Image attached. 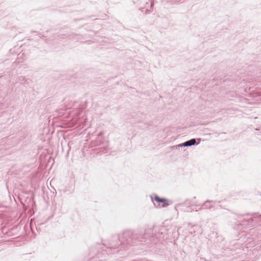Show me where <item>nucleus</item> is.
<instances>
[{
	"label": "nucleus",
	"instance_id": "nucleus-1",
	"mask_svg": "<svg viewBox=\"0 0 261 261\" xmlns=\"http://www.w3.org/2000/svg\"><path fill=\"white\" fill-rule=\"evenodd\" d=\"M118 247L120 250L125 249L128 245L139 244L145 242V238L138 236L137 234H133L130 231H126L119 238H113Z\"/></svg>",
	"mask_w": 261,
	"mask_h": 261
},
{
	"label": "nucleus",
	"instance_id": "nucleus-2",
	"mask_svg": "<svg viewBox=\"0 0 261 261\" xmlns=\"http://www.w3.org/2000/svg\"><path fill=\"white\" fill-rule=\"evenodd\" d=\"M103 246L104 247H102V249L101 252V254L103 255L105 254H108L110 253H114L120 250L119 247H118L114 239L110 241L107 247H106L105 244H104Z\"/></svg>",
	"mask_w": 261,
	"mask_h": 261
},
{
	"label": "nucleus",
	"instance_id": "nucleus-3",
	"mask_svg": "<svg viewBox=\"0 0 261 261\" xmlns=\"http://www.w3.org/2000/svg\"><path fill=\"white\" fill-rule=\"evenodd\" d=\"M154 199L158 203V206L160 207H166L171 203L170 201H169L166 198H160L156 195H155Z\"/></svg>",
	"mask_w": 261,
	"mask_h": 261
},
{
	"label": "nucleus",
	"instance_id": "nucleus-4",
	"mask_svg": "<svg viewBox=\"0 0 261 261\" xmlns=\"http://www.w3.org/2000/svg\"><path fill=\"white\" fill-rule=\"evenodd\" d=\"M197 140L199 141L198 143L196 142V139H190L188 141L185 142L183 143L177 145L175 146L174 147H175L176 149H178L181 147H190L192 145H194L195 144H198L199 143V141H200V139H197Z\"/></svg>",
	"mask_w": 261,
	"mask_h": 261
},
{
	"label": "nucleus",
	"instance_id": "nucleus-5",
	"mask_svg": "<svg viewBox=\"0 0 261 261\" xmlns=\"http://www.w3.org/2000/svg\"><path fill=\"white\" fill-rule=\"evenodd\" d=\"M217 202L216 201L206 200L202 204L199 205L200 207L199 210H202L203 208L206 209H211L216 206Z\"/></svg>",
	"mask_w": 261,
	"mask_h": 261
},
{
	"label": "nucleus",
	"instance_id": "nucleus-6",
	"mask_svg": "<svg viewBox=\"0 0 261 261\" xmlns=\"http://www.w3.org/2000/svg\"><path fill=\"white\" fill-rule=\"evenodd\" d=\"M182 205L186 206L188 207H191V206L193 205V204H192L191 200H186L183 203H179V204H177L176 207L181 206Z\"/></svg>",
	"mask_w": 261,
	"mask_h": 261
},
{
	"label": "nucleus",
	"instance_id": "nucleus-7",
	"mask_svg": "<svg viewBox=\"0 0 261 261\" xmlns=\"http://www.w3.org/2000/svg\"><path fill=\"white\" fill-rule=\"evenodd\" d=\"M24 76H20V77H19V80H24Z\"/></svg>",
	"mask_w": 261,
	"mask_h": 261
},
{
	"label": "nucleus",
	"instance_id": "nucleus-8",
	"mask_svg": "<svg viewBox=\"0 0 261 261\" xmlns=\"http://www.w3.org/2000/svg\"><path fill=\"white\" fill-rule=\"evenodd\" d=\"M255 216H254V217H253L254 218H255V217H257V214H255Z\"/></svg>",
	"mask_w": 261,
	"mask_h": 261
},
{
	"label": "nucleus",
	"instance_id": "nucleus-9",
	"mask_svg": "<svg viewBox=\"0 0 261 261\" xmlns=\"http://www.w3.org/2000/svg\"><path fill=\"white\" fill-rule=\"evenodd\" d=\"M260 217H261V215H260Z\"/></svg>",
	"mask_w": 261,
	"mask_h": 261
}]
</instances>
